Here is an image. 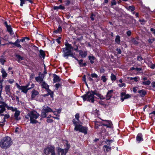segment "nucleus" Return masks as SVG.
Instances as JSON below:
<instances>
[{
    "mask_svg": "<svg viewBox=\"0 0 155 155\" xmlns=\"http://www.w3.org/2000/svg\"><path fill=\"white\" fill-rule=\"evenodd\" d=\"M113 91V90H110L108 92L105 98L106 100H108L110 98L112 95Z\"/></svg>",
    "mask_w": 155,
    "mask_h": 155,
    "instance_id": "obj_14",
    "label": "nucleus"
},
{
    "mask_svg": "<svg viewBox=\"0 0 155 155\" xmlns=\"http://www.w3.org/2000/svg\"><path fill=\"white\" fill-rule=\"evenodd\" d=\"M65 45L66 46V47L64 48H67V49H71V50L73 49V47L71 46V45L68 43L66 44Z\"/></svg>",
    "mask_w": 155,
    "mask_h": 155,
    "instance_id": "obj_33",
    "label": "nucleus"
},
{
    "mask_svg": "<svg viewBox=\"0 0 155 155\" xmlns=\"http://www.w3.org/2000/svg\"><path fill=\"white\" fill-rule=\"evenodd\" d=\"M15 56L17 58L18 61L19 62L23 60V58L22 57L20 56L19 55L16 54Z\"/></svg>",
    "mask_w": 155,
    "mask_h": 155,
    "instance_id": "obj_34",
    "label": "nucleus"
},
{
    "mask_svg": "<svg viewBox=\"0 0 155 155\" xmlns=\"http://www.w3.org/2000/svg\"><path fill=\"white\" fill-rule=\"evenodd\" d=\"M19 40L18 39H17L15 42L12 43L11 42H9L8 44H9L14 45H15V46L17 47L21 48V46L19 44Z\"/></svg>",
    "mask_w": 155,
    "mask_h": 155,
    "instance_id": "obj_12",
    "label": "nucleus"
},
{
    "mask_svg": "<svg viewBox=\"0 0 155 155\" xmlns=\"http://www.w3.org/2000/svg\"><path fill=\"white\" fill-rule=\"evenodd\" d=\"M2 87H3V86H2V84H0V98H1V97H2L1 96V93H2Z\"/></svg>",
    "mask_w": 155,
    "mask_h": 155,
    "instance_id": "obj_45",
    "label": "nucleus"
},
{
    "mask_svg": "<svg viewBox=\"0 0 155 155\" xmlns=\"http://www.w3.org/2000/svg\"><path fill=\"white\" fill-rule=\"evenodd\" d=\"M142 58L140 56H138L137 57V59L138 60H142Z\"/></svg>",
    "mask_w": 155,
    "mask_h": 155,
    "instance_id": "obj_63",
    "label": "nucleus"
},
{
    "mask_svg": "<svg viewBox=\"0 0 155 155\" xmlns=\"http://www.w3.org/2000/svg\"><path fill=\"white\" fill-rule=\"evenodd\" d=\"M107 79L106 78L105 76H103L101 77V80H102L104 82H105L106 81Z\"/></svg>",
    "mask_w": 155,
    "mask_h": 155,
    "instance_id": "obj_43",
    "label": "nucleus"
},
{
    "mask_svg": "<svg viewBox=\"0 0 155 155\" xmlns=\"http://www.w3.org/2000/svg\"><path fill=\"white\" fill-rule=\"evenodd\" d=\"M63 52L64 53L63 56L64 57H66V59H68V56H70L73 58H74L73 55L71 52V49H68L67 48H64L62 49Z\"/></svg>",
    "mask_w": 155,
    "mask_h": 155,
    "instance_id": "obj_8",
    "label": "nucleus"
},
{
    "mask_svg": "<svg viewBox=\"0 0 155 155\" xmlns=\"http://www.w3.org/2000/svg\"><path fill=\"white\" fill-rule=\"evenodd\" d=\"M7 107L8 110H10L12 111H15L17 109L16 107L14 108L12 107H9L6 104V105L5 106V108Z\"/></svg>",
    "mask_w": 155,
    "mask_h": 155,
    "instance_id": "obj_25",
    "label": "nucleus"
},
{
    "mask_svg": "<svg viewBox=\"0 0 155 155\" xmlns=\"http://www.w3.org/2000/svg\"><path fill=\"white\" fill-rule=\"evenodd\" d=\"M112 141V140H107L106 142L107 145L104 146L103 147L105 152H108L111 151V147L109 146L110 145V143H111Z\"/></svg>",
    "mask_w": 155,
    "mask_h": 155,
    "instance_id": "obj_10",
    "label": "nucleus"
},
{
    "mask_svg": "<svg viewBox=\"0 0 155 155\" xmlns=\"http://www.w3.org/2000/svg\"><path fill=\"white\" fill-rule=\"evenodd\" d=\"M111 5H116L117 2L115 0H113L111 2Z\"/></svg>",
    "mask_w": 155,
    "mask_h": 155,
    "instance_id": "obj_49",
    "label": "nucleus"
},
{
    "mask_svg": "<svg viewBox=\"0 0 155 155\" xmlns=\"http://www.w3.org/2000/svg\"><path fill=\"white\" fill-rule=\"evenodd\" d=\"M62 30V29L61 27L60 26H59L58 29L57 30L54 31V33H60V32H61V31Z\"/></svg>",
    "mask_w": 155,
    "mask_h": 155,
    "instance_id": "obj_36",
    "label": "nucleus"
},
{
    "mask_svg": "<svg viewBox=\"0 0 155 155\" xmlns=\"http://www.w3.org/2000/svg\"><path fill=\"white\" fill-rule=\"evenodd\" d=\"M115 42L117 44H120V37L119 35H117L116 36L115 40Z\"/></svg>",
    "mask_w": 155,
    "mask_h": 155,
    "instance_id": "obj_30",
    "label": "nucleus"
},
{
    "mask_svg": "<svg viewBox=\"0 0 155 155\" xmlns=\"http://www.w3.org/2000/svg\"><path fill=\"white\" fill-rule=\"evenodd\" d=\"M137 140L140 142L143 141V139L142 137V135L141 134H139L136 137Z\"/></svg>",
    "mask_w": 155,
    "mask_h": 155,
    "instance_id": "obj_22",
    "label": "nucleus"
},
{
    "mask_svg": "<svg viewBox=\"0 0 155 155\" xmlns=\"http://www.w3.org/2000/svg\"><path fill=\"white\" fill-rule=\"evenodd\" d=\"M118 86L120 87H125L126 86V84L125 83H121L118 84Z\"/></svg>",
    "mask_w": 155,
    "mask_h": 155,
    "instance_id": "obj_47",
    "label": "nucleus"
},
{
    "mask_svg": "<svg viewBox=\"0 0 155 155\" xmlns=\"http://www.w3.org/2000/svg\"><path fill=\"white\" fill-rule=\"evenodd\" d=\"M35 79L37 82H39L40 84L43 81V78L39 76L36 77Z\"/></svg>",
    "mask_w": 155,
    "mask_h": 155,
    "instance_id": "obj_27",
    "label": "nucleus"
},
{
    "mask_svg": "<svg viewBox=\"0 0 155 155\" xmlns=\"http://www.w3.org/2000/svg\"><path fill=\"white\" fill-rule=\"evenodd\" d=\"M127 9L132 12L135 10V7L133 6H130L128 7Z\"/></svg>",
    "mask_w": 155,
    "mask_h": 155,
    "instance_id": "obj_39",
    "label": "nucleus"
},
{
    "mask_svg": "<svg viewBox=\"0 0 155 155\" xmlns=\"http://www.w3.org/2000/svg\"><path fill=\"white\" fill-rule=\"evenodd\" d=\"M6 58L5 56L3 55L0 56V62L3 65L4 63L5 62Z\"/></svg>",
    "mask_w": 155,
    "mask_h": 155,
    "instance_id": "obj_28",
    "label": "nucleus"
},
{
    "mask_svg": "<svg viewBox=\"0 0 155 155\" xmlns=\"http://www.w3.org/2000/svg\"><path fill=\"white\" fill-rule=\"evenodd\" d=\"M132 42L135 45H137L138 44V42L135 39L133 38L131 40Z\"/></svg>",
    "mask_w": 155,
    "mask_h": 155,
    "instance_id": "obj_40",
    "label": "nucleus"
},
{
    "mask_svg": "<svg viewBox=\"0 0 155 155\" xmlns=\"http://www.w3.org/2000/svg\"><path fill=\"white\" fill-rule=\"evenodd\" d=\"M137 87H134L133 88V91L134 93H136L137 91Z\"/></svg>",
    "mask_w": 155,
    "mask_h": 155,
    "instance_id": "obj_62",
    "label": "nucleus"
},
{
    "mask_svg": "<svg viewBox=\"0 0 155 155\" xmlns=\"http://www.w3.org/2000/svg\"><path fill=\"white\" fill-rule=\"evenodd\" d=\"M53 8L54 10H58L59 9H60L61 10H64V9L65 7L61 5H60L59 6H54Z\"/></svg>",
    "mask_w": 155,
    "mask_h": 155,
    "instance_id": "obj_29",
    "label": "nucleus"
},
{
    "mask_svg": "<svg viewBox=\"0 0 155 155\" xmlns=\"http://www.w3.org/2000/svg\"><path fill=\"white\" fill-rule=\"evenodd\" d=\"M121 100L122 101H124V99L130 98L131 97L130 95L129 94H125V93H122L121 94Z\"/></svg>",
    "mask_w": 155,
    "mask_h": 155,
    "instance_id": "obj_11",
    "label": "nucleus"
},
{
    "mask_svg": "<svg viewBox=\"0 0 155 155\" xmlns=\"http://www.w3.org/2000/svg\"><path fill=\"white\" fill-rule=\"evenodd\" d=\"M74 130L76 131H79L80 132L86 134L87 133L88 128L86 127L79 125L78 126H76L75 127Z\"/></svg>",
    "mask_w": 155,
    "mask_h": 155,
    "instance_id": "obj_6",
    "label": "nucleus"
},
{
    "mask_svg": "<svg viewBox=\"0 0 155 155\" xmlns=\"http://www.w3.org/2000/svg\"><path fill=\"white\" fill-rule=\"evenodd\" d=\"M75 59L78 61V63L81 67L85 66L87 64L85 62L83 63V60L82 59L79 60L76 58H75Z\"/></svg>",
    "mask_w": 155,
    "mask_h": 155,
    "instance_id": "obj_23",
    "label": "nucleus"
},
{
    "mask_svg": "<svg viewBox=\"0 0 155 155\" xmlns=\"http://www.w3.org/2000/svg\"><path fill=\"white\" fill-rule=\"evenodd\" d=\"M43 151L46 155H49L55 151V147L51 145L48 146L44 148Z\"/></svg>",
    "mask_w": 155,
    "mask_h": 155,
    "instance_id": "obj_5",
    "label": "nucleus"
},
{
    "mask_svg": "<svg viewBox=\"0 0 155 155\" xmlns=\"http://www.w3.org/2000/svg\"><path fill=\"white\" fill-rule=\"evenodd\" d=\"M53 112L52 109L48 106L43 107L42 110L41 114V117L42 118H44L47 116V113Z\"/></svg>",
    "mask_w": 155,
    "mask_h": 155,
    "instance_id": "obj_4",
    "label": "nucleus"
},
{
    "mask_svg": "<svg viewBox=\"0 0 155 155\" xmlns=\"http://www.w3.org/2000/svg\"><path fill=\"white\" fill-rule=\"evenodd\" d=\"M152 86L153 87H155V82H153L151 84Z\"/></svg>",
    "mask_w": 155,
    "mask_h": 155,
    "instance_id": "obj_64",
    "label": "nucleus"
},
{
    "mask_svg": "<svg viewBox=\"0 0 155 155\" xmlns=\"http://www.w3.org/2000/svg\"><path fill=\"white\" fill-rule=\"evenodd\" d=\"M83 81L86 83V84L87 85V84L86 82V76L85 75H84L83 78Z\"/></svg>",
    "mask_w": 155,
    "mask_h": 155,
    "instance_id": "obj_60",
    "label": "nucleus"
},
{
    "mask_svg": "<svg viewBox=\"0 0 155 155\" xmlns=\"http://www.w3.org/2000/svg\"><path fill=\"white\" fill-rule=\"evenodd\" d=\"M10 117V115L8 114V113H7L6 114H5L4 117L3 118V119H8Z\"/></svg>",
    "mask_w": 155,
    "mask_h": 155,
    "instance_id": "obj_42",
    "label": "nucleus"
},
{
    "mask_svg": "<svg viewBox=\"0 0 155 155\" xmlns=\"http://www.w3.org/2000/svg\"><path fill=\"white\" fill-rule=\"evenodd\" d=\"M75 117L77 120L78 121H79V115L78 113H77L75 115Z\"/></svg>",
    "mask_w": 155,
    "mask_h": 155,
    "instance_id": "obj_50",
    "label": "nucleus"
},
{
    "mask_svg": "<svg viewBox=\"0 0 155 155\" xmlns=\"http://www.w3.org/2000/svg\"><path fill=\"white\" fill-rule=\"evenodd\" d=\"M41 87L42 88H45L46 90L49 88V85H48L45 81H43L41 84Z\"/></svg>",
    "mask_w": 155,
    "mask_h": 155,
    "instance_id": "obj_19",
    "label": "nucleus"
},
{
    "mask_svg": "<svg viewBox=\"0 0 155 155\" xmlns=\"http://www.w3.org/2000/svg\"><path fill=\"white\" fill-rule=\"evenodd\" d=\"M46 90L48 92V93L46 94V95L48 96V95H50L51 97V98H53V94H54L53 92V91H51L49 88H48V89H46Z\"/></svg>",
    "mask_w": 155,
    "mask_h": 155,
    "instance_id": "obj_24",
    "label": "nucleus"
},
{
    "mask_svg": "<svg viewBox=\"0 0 155 155\" xmlns=\"http://www.w3.org/2000/svg\"><path fill=\"white\" fill-rule=\"evenodd\" d=\"M73 124H74V125L75 126V127L76 126H78L79 125H78L77 124V122L76 121H75V120L74 119L73 121Z\"/></svg>",
    "mask_w": 155,
    "mask_h": 155,
    "instance_id": "obj_57",
    "label": "nucleus"
},
{
    "mask_svg": "<svg viewBox=\"0 0 155 155\" xmlns=\"http://www.w3.org/2000/svg\"><path fill=\"white\" fill-rule=\"evenodd\" d=\"M40 56L41 58H43L45 57V54L44 51L42 50H40Z\"/></svg>",
    "mask_w": 155,
    "mask_h": 155,
    "instance_id": "obj_35",
    "label": "nucleus"
},
{
    "mask_svg": "<svg viewBox=\"0 0 155 155\" xmlns=\"http://www.w3.org/2000/svg\"><path fill=\"white\" fill-rule=\"evenodd\" d=\"M110 78L112 81H115L116 79V76L114 75L112 73L111 74Z\"/></svg>",
    "mask_w": 155,
    "mask_h": 155,
    "instance_id": "obj_38",
    "label": "nucleus"
},
{
    "mask_svg": "<svg viewBox=\"0 0 155 155\" xmlns=\"http://www.w3.org/2000/svg\"><path fill=\"white\" fill-rule=\"evenodd\" d=\"M8 81L9 83H10L11 84H12V83H13L14 82V81L13 79H12V80L10 79V80H8Z\"/></svg>",
    "mask_w": 155,
    "mask_h": 155,
    "instance_id": "obj_58",
    "label": "nucleus"
},
{
    "mask_svg": "<svg viewBox=\"0 0 155 155\" xmlns=\"http://www.w3.org/2000/svg\"><path fill=\"white\" fill-rule=\"evenodd\" d=\"M0 104H2V105H0V108H5V106L6 105V104L3 101L2 97L0 98Z\"/></svg>",
    "mask_w": 155,
    "mask_h": 155,
    "instance_id": "obj_17",
    "label": "nucleus"
},
{
    "mask_svg": "<svg viewBox=\"0 0 155 155\" xmlns=\"http://www.w3.org/2000/svg\"><path fill=\"white\" fill-rule=\"evenodd\" d=\"M138 92L141 97H144L145 95V91L143 90H139Z\"/></svg>",
    "mask_w": 155,
    "mask_h": 155,
    "instance_id": "obj_32",
    "label": "nucleus"
},
{
    "mask_svg": "<svg viewBox=\"0 0 155 155\" xmlns=\"http://www.w3.org/2000/svg\"><path fill=\"white\" fill-rule=\"evenodd\" d=\"M116 51H117L118 54H120L121 53V51L120 49L117 48L116 49Z\"/></svg>",
    "mask_w": 155,
    "mask_h": 155,
    "instance_id": "obj_54",
    "label": "nucleus"
},
{
    "mask_svg": "<svg viewBox=\"0 0 155 155\" xmlns=\"http://www.w3.org/2000/svg\"><path fill=\"white\" fill-rule=\"evenodd\" d=\"M88 58L90 63L91 64H93L94 63V60L95 59L94 57L93 56H89Z\"/></svg>",
    "mask_w": 155,
    "mask_h": 155,
    "instance_id": "obj_31",
    "label": "nucleus"
},
{
    "mask_svg": "<svg viewBox=\"0 0 155 155\" xmlns=\"http://www.w3.org/2000/svg\"><path fill=\"white\" fill-rule=\"evenodd\" d=\"M39 93L35 89H33L31 91V98L32 99L34 98Z\"/></svg>",
    "mask_w": 155,
    "mask_h": 155,
    "instance_id": "obj_21",
    "label": "nucleus"
},
{
    "mask_svg": "<svg viewBox=\"0 0 155 155\" xmlns=\"http://www.w3.org/2000/svg\"><path fill=\"white\" fill-rule=\"evenodd\" d=\"M28 115L29 117L31 123L34 124L38 123L36 119L38 118L40 114L34 110L31 111L28 113Z\"/></svg>",
    "mask_w": 155,
    "mask_h": 155,
    "instance_id": "obj_3",
    "label": "nucleus"
},
{
    "mask_svg": "<svg viewBox=\"0 0 155 155\" xmlns=\"http://www.w3.org/2000/svg\"><path fill=\"white\" fill-rule=\"evenodd\" d=\"M155 40V39L154 38H153L152 39H149V42L150 43H152L153 41Z\"/></svg>",
    "mask_w": 155,
    "mask_h": 155,
    "instance_id": "obj_56",
    "label": "nucleus"
},
{
    "mask_svg": "<svg viewBox=\"0 0 155 155\" xmlns=\"http://www.w3.org/2000/svg\"><path fill=\"white\" fill-rule=\"evenodd\" d=\"M35 86V85L34 84H32V83H31V87H29V86H28V89L30 90L31 88H33V87H34Z\"/></svg>",
    "mask_w": 155,
    "mask_h": 155,
    "instance_id": "obj_53",
    "label": "nucleus"
},
{
    "mask_svg": "<svg viewBox=\"0 0 155 155\" xmlns=\"http://www.w3.org/2000/svg\"><path fill=\"white\" fill-rule=\"evenodd\" d=\"M47 122L48 123H52L53 122V120L51 119H47Z\"/></svg>",
    "mask_w": 155,
    "mask_h": 155,
    "instance_id": "obj_51",
    "label": "nucleus"
},
{
    "mask_svg": "<svg viewBox=\"0 0 155 155\" xmlns=\"http://www.w3.org/2000/svg\"><path fill=\"white\" fill-rule=\"evenodd\" d=\"M1 72L2 74V77L3 78H5L7 76V74L3 68H2L1 70Z\"/></svg>",
    "mask_w": 155,
    "mask_h": 155,
    "instance_id": "obj_26",
    "label": "nucleus"
},
{
    "mask_svg": "<svg viewBox=\"0 0 155 155\" xmlns=\"http://www.w3.org/2000/svg\"><path fill=\"white\" fill-rule=\"evenodd\" d=\"M150 30L152 32V33L155 35V29L151 28L150 29Z\"/></svg>",
    "mask_w": 155,
    "mask_h": 155,
    "instance_id": "obj_61",
    "label": "nucleus"
},
{
    "mask_svg": "<svg viewBox=\"0 0 155 155\" xmlns=\"http://www.w3.org/2000/svg\"><path fill=\"white\" fill-rule=\"evenodd\" d=\"M20 1H21L20 6H22L25 3V2L26 1H29V0H20Z\"/></svg>",
    "mask_w": 155,
    "mask_h": 155,
    "instance_id": "obj_41",
    "label": "nucleus"
},
{
    "mask_svg": "<svg viewBox=\"0 0 155 155\" xmlns=\"http://www.w3.org/2000/svg\"><path fill=\"white\" fill-rule=\"evenodd\" d=\"M20 111L17 110L15 111V113L14 114V117L15 119L16 120H19L20 119V118L19 117V116L20 115Z\"/></svg>",
    "mask_w": 155,
    "mask_h": 155,
    "instance_id": "obj_13",
    "label": "nucleus"
},
{
    "mask_svg": "<svg viewBox=\"0 0 155 155\" xmlns=\"http://www.w3.org/2000/svg\"><path fill=\"white\" fill-rule=\"evenodd\" d=\"M53 82L54 83L58 82L60 81L61 78L57 75L54 74L53 75Z\"/></svg>",
    "mask_w": 155,
    "mask_h": 155,
    "instance_id": "obj_16",
    "label": "nucleus"
},
{
    "mask_svg": "<svg viewBox=\"0 0 155 155\" xmlns=\"http://www.w3.org/2000/svg\"><path fill=\"white\" fill-rule=\"evenodd\" d=\"M12 144V141L11 138L8 137H4L1 140L0 142V147L3 149H6L9 147Z\"/></svg>",
    "mask_w": 155,
    "mask_h": 155,
    "instance_id": "obj_2",
    "label": "nucleus"
},
{
    "mask_svg": "<svg viewBox=\"0 0 155 155\" xmlns=\"http://www.w3.org/2000/svg\"><path fill=\"white\" fill-rule=\"evenodd\" d=\"M8 31L10 33H11L12 31V29L11 27L9 26L6 27Z\"/></svg>",
    "mask_w": 155,
    "mask_h": 155,
    "instance_id": "obj_44",
    "label": "nucleus"
},
{
    "mask_svg": "<svg viewBox=\"0 0 155 155\" xmlns=\"http://www.w3.org/2000/svg\"><path fill=\"white\" fill-rule=\"evenodd\" d=\"M5 91L6 94L8 95L11 94L10 86L9 85H6L5 87Z\"/></svg>",
    "mask_w": 155,
    "mask_h": 155,
    "instance_id": "obj_15",
    "label": "nucleus"
},
{
    "mask_svg": "<svg viewBox=\"0 0 155 155\" xmlns=\"http://www.w3.org/2000/svg\"><path fill=\"white\" fill-rule=\"evenodd\" d=\"M126 34L128 36H130L131 32L130 31H128L127 32Z\"/></svg>",
    "mask_w": 155,
    "mask_h": 155,
    "instance_id": "obj_55",
    "label": "nucleus"
},
{
    "mask_svg": "<svg viewBox=\"0 0 155 155\" xmlns=\"http://www.w3.org/2000/svg\"><path fill=\"white\" fill-rule=\"evenodd\" d=\"M96 91H91L88 92L86 94H84L81 97L83 98L84 101L86 100L91 101L92 103L94 102V95L97 96L101 99H104L105 98L101 94L98 93L96 92Z\"/></svg>",
    "mask_w": 155,
    "mask_h": 155,
    "instance_id": "obj_1",
    "label": "nucleus"
},
{
    "mask_svg": "<svg viewBox=\"0 0 155 155\" xmlns=\"http://www.w3.org/2000/svg\"><path fill=\"white\" fill-rule=\"evenodd\" d=\"M67 148L62 149L60 147H58L57 152L58 155H65L68 151V150L70 147V145L67 144Z\"/></svg>",
    "mask_w": 155,
    "mask_h": 155,
    "instance_id": "obj_9",
    "label": "nucleus"
},
{
    "mask_svg": "<svg viewBox=\"0 0 155 155\" xmlns=\"http://www.w3.org/2000/svg\"><path fill=\"white\" fill-rule=\"evenodd\" d=\"M30 83H28L26 85L24 86H20L18 83H16V85L17 87L19 90H21V91L25 94H26L28 89V86H30Z\"/></svg>",
    "mask_w": 155,
    "mask_h": 155,
    "instance_id": "obj_7",
    "label": "nucleus"
},
{
    "mask_svg": "<svg viewBox=\"0 0 155 155\" xmlns=\"http://www.w3.org/2000/svg\"><path fill=\"white\" fill-rule=\"evenodd\" d=\"M95 16V15L93 13L91 14V18L92 20H94V17Z\"/></svg>",
    "mask_w": 155,
    "mask_h": 155,
    "instance_id": "obj_59",
    "label": "nucleus"
},
{
    "mask_svg": "<svg viewBox=\"0 0 155 155\" xmlns=\"http://www.w3.org/2000/svg\"><path fill=\"white\" fill-rule=\"evenodd\" d=\"M147 65L149 67L152 69H154L155 68V64H152L151 62H150V63H148Z\"/></svg>",
    "mask_w": 155,
    "mask_h": 155,
    "instance_id": "obj_37",
    "label": "nucleus"
},
{
    "mask_svg": "<svg viewBox=\"0 0 155 155\" xmlns=\"http://www.w3.org/2000/svg\"><path fill=\"white\" fill-rule=\"evenodd\" d=\"M79 52L80 55L82 58L85 57L87 54V52L86 51H82L80 50L79 51Z\"/></svg>",
    "mask_w": 155,
    "mask_h": 155,
    "instance_id": "obj_18",
    "label": "nucleus"
},
{
    "mask_svg": "<svg viewBox=\"0 0 155 155\" xmlns=\"http://www.w3.org/2000/svg\"><path fill=\"white\" fill-rule=\"evenodd\" d=\"M5 110V108H0V114L3 113Z\"/></svg>",
    "mask_w": 155,
    "mask_h": 155,
    "instance_id": "obj_52",
    "label": "nucleus"
},
{
    "mask_svg": "<svg viewBox=\"0 0 155 155\" xmlns=\"http://www.w3.org/2000/svg\"><path fill=\"white\" fill-rule=\"evenodd\" d=\"M61 86V84L59 83H57L55 84V86L56 87V89L58 90L59 87Z\"/></svg>",
    "mask_w": 155,
    "mask_h": 155,
    "instance_id": "obj_46",
    "label": "nucleus"
},
{
    "mask_svg": "<svg viewBox=\"0 0 155 155\" xmlns=\"http://www.w3.org/2000/svg\"><path fill=\"white\" fill-rule=\"evenodd\" d=\"M104 121L106 122V123L103 124V125L106 126L107 127L110 128L111 127L112 124L110 121L108 120H104Z\"/></svg>",
    "mask_w": 155,
    "mask_h": 155,
    "instance_id": "obj_20",
    "label": "nucleus"
},
{
    "mask_svg": "<svg viewBox=\"0 0 155 155\" xmlns=\"http://www.w3.org/2000/svg\"><path fill=\"white\" fill-rule=\"evenodd\" d=\"M91 76L92 78H97L98 75L95 73H93L91 74Z\"/></svg>",
    "mask_w": 155,
    "mask_h": 155,
    "instance_id": "obj_48",
    "label": "nucleus"
}]
</instances>
